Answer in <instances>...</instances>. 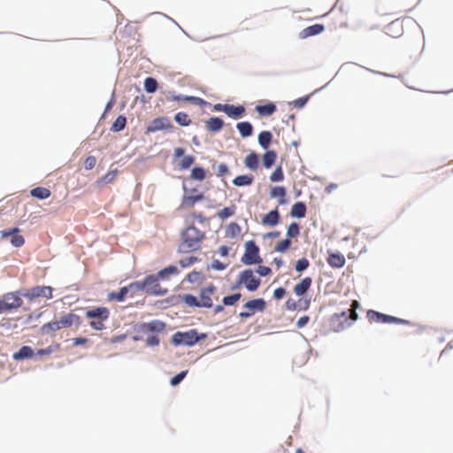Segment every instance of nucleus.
Instances as JSON below:
<instances>
[{"label": "nucleus", "instance_id": "obj_1", "mask_svg": "<svg viewBox=\"0 0 453 453\" xmlns=\"http://www.w3.org/2000/svg\"><path fill=\"white\" fill-rule=\"evenodd\" d=\"M180 237L178 251L186 254L201 249L205 234L194 226H188L181 231Z\"/></svg>", "mask_w": 453, "mask_h": 453}, {"label": "nucleus", "instance_id": "obj_2", "mask_svg": "<svg viewBox=\"0 0 453 453\" xmlns=\"http://www.w3.org/2000/svg\"><path fill=\"white\" fill-rule=\"evenodd\" d=\"M81 324V317L75 313L70 312L62 316L58 320L43 324L41 327V332L42 334H50L58 331L62 328L71 327L73 325L79 326Z\"/></svg>", "mask_w": 453, "mask_h": 453}, {"label": "nucleus", "instance_id": "obj_3", "mask_svg": "<svg viewBox=\"0 0 453 453\" xmlns=\"http://www.w3.org/2000/svg\"><path fill=\"white\" fill-rule=\"evenodd\" d=\"M359 306L357 301H353L351 304V313L349 315V319L352 320H357V314L356 312V309ZM349 317L347 311H342L341 313H334L330 318V326L335 332H340L343 330L347 326H349L348 322Z\"/></svg>", "mask_w": 453, "mask_h": 453}, {"label": "nucleus", "instance_id": "obj_4", "mask_svg": "<svg viewBox=\"0 0 453 453\" xmlns=\"http://www.w3.org/2000/svg\"><path fill=\"white\" fill-rule=\"evenodd\" d=\"M85 315L86 318L92 319L89 326L95 330L101 331L105 328L104 321L109 319L110 311L106 307H96L88 310Z\"/></svg>", "mask_w": 453, "mask_h": 453}, {"label": "nucleus", "instance_id": "obj_5", "mask_svg": "<svg viewBox=\"0 0 453 453\" xmlns=\"http://www.w3.org/2000/svg\"><path fill=\"white\" fill-rule=\"evenodd\" d=\"M238 285H243L249 291H256L261 283L259 278L256 277L251 269H246L239 274Z\"/></svg>", "mask_w": 453, "mask_h": 453}, {"label": "nucleus", "instance_id": "obj_6", "mask_svg": "<svg viewBox=\"0 0 453 453\" xmlns=\"http://www.w3.org/2000/svg\"><path fill=\"white\" fill-rule=\"evenodd\" d=\"M242 262L249 265L262 262V258L259 256V248L253 241H249L245 243V253L242 257Z\"/></svg>", "mask_w": 453, "mask_h": 453}, {"label": "nucleus", "instance_id": "obj_7", "mask_svg": "<svg viewBox=\"0 0 453 453\" xmlns=\"http://www.w3.org/2000/svg\"><path fill=\"white\" fill-rule=\"evenodd\" d=\"M199 336L196 330L181 333L177 332L173 335L172 342L174 345L191 346L199 341Z\"/></svg>", "mask_w": 453, "mask_h": 453}, {"label": "nucleus", "instance_id": "obj_8", "mask_svg": "<svg viewBox=\"0 0 453 453\" xmlns=\"http://www.w3.org/2000/svg\"><path fill=\"white\" fill-rule=\"evenodd\" d=\"M24 297L32 301L37 297L52 298V288L49 286H35L26 289L22 294Z\"/></svg>", "mask_w": 453, "mask_h": 453}, {"label": "nucleus", "instance_id": "obj_9", "mask_svg": "<svg viewBox=\"0 0 453 453\" xmlns=\"http://www.w3.org/2000/svg\"><path fill=\"white\" fill-rule=\"evenodd\" d=\"M243 307L246 311L240 312L239 316L242 319H246L251 317L256 311H264L266 303L263 298H257L248 301Z\"/></svg>", "mask_w": 453, "mask_h": 453}, {"label": "nucleus", "instance_id": "obj_10", "mask_svg": "<svg viewBox=\"0 0 453 453\" xmlns=\"http://www.w3.org/2000/svg\"><path fill=\"white\" fill-rule=\"evenodd\" d=\"M158 274L149 275L143 280V288L144 290L150 295H165L166 293V289H163L158 283Z\"/></svg>", "mask_w": 453, "mask_h": 453}, {"label": "nucleus", "instance_id": "obj_11", "mask_svg": "<svg viewBox=\"0 0 453 453\" xmlns=\"http://www.w3.org/2000/svg\"><path fill=\"white\" fill-rule=\"evenodd\" d=\"M173 128V126L167 117H158L150 122L147 127V132L155 133L161 130L171 131Z\"/></svg>", "mask_w": 453, "mask_h": 453}, {"label": "nucleus", "instance_id": "obj_12", "mask_svg": "<svg viewBox=\"0 0 453 453\" xmlns=\"http://www.w3.org/2000/svg\"><path fill=\"white\" fill-rule=\"evenodd\" d=\"M216 288L212 284L203 288L200 291V296L198 299L200 307L211 308L213 305L212 296H214Z\"/></svg>", "mask_w": 453, "mask_h": 453}, {"label": "nucleus", "instance_id": "obj_13", "mask_svg": "<svg viewBox=\"0 0 453 453\" xmlns=\"http://www.w3.org/2000/svg\"><path fill=\"white\" fill-rule=\"evenodd\" d=\"M165 324L160 320H151L150 322L142 323L138 326L137 331L142 334L150 333H159L164 331Z\"/></svg>", "mask_w": 453, "mask_h": 453}, {"label": "nucleus", "instance_id": "obj_14", "mask_svg": "<svg viewBox=\"0 0 453 453\" xmlns=\"http://www.w3.org/2000/svg\"><path fill=\"white\" fill-rule=\"evenodd\" d=\"M367 319L371 323H395L396 322V317L386 315L373 310H369L366 313Z\"/></svg>", "mask_w": 453, "mask_h": 453}, {"label": "nucleus", "instance_id": "obj_15", "mask_svg": "<svg viewBox=\"0 0 453 453\" xmlns=\"http://www.w3.org/2000/svg\"><path fill=\"white\" fill-rule=\"evenodd\" d=\"M204 198V196L202 193H197L196 195H185L181 199L180 207L183 209H189L194 207V205L202 201Z\"/></svg>", "mask_w": 453, "mask_h": 453}, {"label": "nucleus", "instance_id": "obj_16", "mask_svg": "<svg viewBox=\"0 0 453 453\" xmlns=\"http://www.w3.org/2000/svg\"><path fill=\"white\" fill-rule=\"evenodd\" d=\"M4 300L7 303L8 306L12 309H18L22 306L23 301L18 293L9 292L3 296Z\"/></svg>", "mask_w": 453, "mask_h": 453}, {"label": "nucleus", "instance_id": "obj_17", "mask_svg": "<svg viewBox=\"0 0 453 453\" xmlns=\"http://www.w3.org/2000/svg\"><path fill=\"white\" fill-rule=\"evenodd\" d=\"M325 27L321 24H315L305 27L300 32V37L302 39L308 38L310 36L319 35L324 31Z\"/></svg>", "mask_w": 453, "mask_h": 453}, {"label": "nucleus", "instance_id": "obj_18", "mask_svg": "<svg viewBox=\"0 0 453 453\" xmlns=\"http://www.w3.org/2000/svg\"><path fill=\"white\" fill-rule=\"evenodd\" d=\"M279 221L280 213L277 209L269 211L262 218V224L265 226H274L279 224Z\"/></svg>", "mask_w": 453, "mask_h": 453}, {"label": "nucleus", "instance_id": "obj_19", "mask_svg": "<svg viewBox=\"0 0 453 453\" xmlns=\"http://www.w3.org/2000/svg\"><path fill=\"white\" fill-rule=\"evenodd\" d=\"M166 100L167 101H186V102H192L195 104L203 103V100L191 96H182V95H175L173 92H169L166 95Z\"/></svg>", "mask_w": 453, "mask_h": 453}, {"label": "nucleus", "instance_id": "obj_20", "mask_svg": "<svg viewBox=\"0 0 453 453\" xmlns=\"http://www.w3.org/2000/svg\"><path fill=\"white\" fill-rule=\"evenodd\" d=\"M345 257L341 253H330L327 257V263L334 268H342L345 265Z\"/></svg>", "mask_w": 453, "mask_h": 453}, {"label": "nucleus", "instance_id": "obj_21", "mask_svg": "<svg viewBox=\"0 0 453 453\" xmlns=\"http://www.w3.org/2000/svg\"><path fill=\"white\" fill-rule=\"evenodd\" d=\"M312 283V280L310 277L303 278L299 283H297L294 287V292L296 296H303L304 295L308 289L311 288Z\"/></svg>", "mask_w": 453, "mask_h": 453}, {"label": "nucleus", "instance_id": "obj_22", "mask_svg": "<svg viewBox=\"0 0 453 453\" xmlns=\"http://www.w3.org/2000/svg\"><path fill=\"white\" fill-rule=\"evenodd\" d=\"M245 113L242 105L226 104V114L233 119H239Z\"/></svg>", "mask_w": 453, "mask_h": 453}, {"label": "nucleus", "instance_id": "obj_23", "mask_svg": "<svg viewBox=\"0 0 453 453\" xmlns=\"http://www.w3.org/2000/svg\"><path fill=\"white\" fill-rule=\"evenodd\" d=\"M224 121L219 117H211L205 121V127L208 131L218 132L222 129Z\"/></svg>", "mask_w": 453, "mask_h": 453}, {"label": "nucleus", "instance_id": "obj_24", "mask_svg": "<svg viewBox=\"0 0 453 453\" xmlns=\"http://www.w3.org/2000/svg\"><path fill=\"white\" fill-rule=\"evenodd\" d=\"M244 165L250 170H257L259 165V158L257 153L250 152L244 158Z\"/></svg>", "mask_w": 453, "mask_h": 453}, {"label": "nucleus", "instance_id": "obj_25", "mask_svg": "<svg viewBox=\"0 0 453 453\" xmlns=\"http://www.w3.org/2000/svg\"><path fill=\"white\" fill-rule=\"evenodd\" d=\"M255 111L261 116H270L276 111V105L273 103H268L265 105H257Z\"/></svg>", "mask_w": 453, "mask_h": 453}, {"label": "nucleus", "instance_id": "obj_26", "mask_svg": "<svg viewBox=\"0 0 453 453\" xmlns=\"http://www.w3.org/2000/svg\"><path fill=\"white\" fill-rule=\"evenodd\" d=\"M34 355V350L29 346H23L18 352H15L12 356L14 360H21L25 358H30Z\"/></svg>", "mask_w": 453, "mask_h": 453}, {"label": "nucleus", "instance_id": "obj_27", "mask_svg": "<svg viewBox=\"0 0 453 453\" xmlns=\"http://www.w3.org/2000/svg\"><path fill=\"white\" fill-rule=\"evenodd\" d=\"M236 128L238 129L240 134L243 138L250 136L252 134V133H253V127L248 121H243V122L237 123Z\"/></svg>", "mask_w": 453, "mask_h": 453}, {"label": "nucleus", "instance_id": "obj_28", "mask_svg": "<svg viewBox=\"0 0 453 453\" xmlns=\"http://www.w3.org/2000/svg\"><path fill=\"white\" fill-rule=\"evenodd\" d=\"M290 214L295 218H303L306 214V205L303 202H296L292 206Z\"/></svg>", "mask_w": 453, "mask_h": 453}, {"label": "nucleus", "instance_id": "obj_29", "mask_svg": "<svg viewBox=\"0 0 453 453\" xmlns=\"http://www.w3.org/2000/svg\"><path fill=\"white\" fill-rule=\"evenodd\" d=\"M277 158V153L274 150H267L262 157L263 165L269 169L275 163Z\"/></svg>", "mask_w": 453, "mask_h": 453}, {"label": "nucleus", "instance_id": "obj_30", "mask_svg": "<svg viewBox=\"0 0 453 453\" xmlns=\"http://www.w3.org/2000/svg\"><path fill=\"white\" fill-rule=\"evenodd\" d=\"M30 194L32 196L38 198V199H46L50 196L51 192L49 188H43V187H37L35 188H32L30 190Z\"/></svg>", "mask_w": 453, "mask_h": 453}, {"label": "nucleus", "instance_id": "obj_31", "mask_svg": "<svg viewBox=\"0 0 453 453\" xmlns=\"http://www.w3.org/2000/svg\"><path fill=\"white\" fill-rule=\"evenodd\" d=\"M272 138L273 134L271 132L262 131L258 134V143L263 149L267 150L272 142Z\"/></svg>", "mask_w": 453, "mask_h": 453}, {"label": "nucleus", "instance_id": "obj_32", "mask_svg": "<svg viewBox=\"0 0 453 453\" xmlns=\"http://www.w3.org/2000/svg\"><path fill=\"white\" fill-rule=\"evenodd\" d=\"M253 176L251 175H239L233 180V184L238 187L250 186L253 182Z\"/></svg>", "mask_w": 453, "mask_h": 453}, {"label": "nucleus", "instance_id": "obj_33", "mask_svg": "<svg viewBox=\"0 0 453 453\" xmlns=\"http://www.w3.org/2000/svg\"><path fill=\"white\" fill-rule=\"evenodd\" d=\"M286 188L284 187H273L270 191V196L273 198H280V203L282 204L285 203L286 196Z\"/></svg>", "mask_w": 453, "mask_h": 453}, {"label": "nucleus", "instance_id": "obj_34", "mask_svg": "<svg viewBox=\"0 0 453 453\" xmlns=\"http://www.w3.org/2000/svg\"><path fill=\"white\" fill-rule=\"evenodd\" d=\"M127 295H128L127 288L126 287H123L118 292L109 293L108 299L115 300L118 302H122L125 300V298L127 296Z\"/></svg>", "mask_w": 453, "mask_h": 453}, {"label": "nucleus", "instance_id": "obj_35", "mask_svg": "<svg viewBox=\"0 0 453 453\" xmlns=\"http://www.w3.org/2000/svg\"><path fill=\"white\" fill-rule=\"evenodd\" d=\"M174 120L181 127H188L191 124V119L186 112H177L174 115Z\"/></svg>", "mask_w": 453, "mask_h": 453}, {"label": "nucleus", "instance_id": "obj_36", "mask_svg": "<svg viewBox=\"0 0 453 453\" xmlns=\"http://www.w3.org/2000/svg\"><path fill=\"white\" fill-rule=\"evenodd\" d=\"M127 288L128 294L133 297L136 293L144 290L142 281H134L128 286H125Z\"/></svg>", "mask_w": 453, "mask_h": 453}, {"label": "nucleus", "instance_id": "obj_37", "mask_svg": "<svg viewBox=\"0 0 453 453\" xmlns=\"http://www.w3.org/2000/svg\"><path fill=\"white\" fill-rule=\"evenodd\" d=\"M127 288L128 294L133 297L136 293L144 290L142 281H134L128 286H125Z\"/></svg>", "mask_w": 453, "mask_h": 453}, {"label": "nucleus", "instance_id": "obj_38", "mask_svg": "<svg viewBox=\"0 0 453 453\" xmlns=\"http://www.w3.org/2000/svg\"><path fill=\"white\" fill-rule=\"evenodd\" d=\"M181 301L184 302L189 307H200L198 299L190 294H185L180 296Z\"/></svg>", "mask_w": 453, "mask_h": 453}, {"label": "nucleus", "instance_id": "obj_39", "mask_svg": "<svg viewBox=\"0 0 453 453\" xmlns=\"http://www.w3.org/2000/svg\"><path fill=\"white\" fill-rule=\"evenodd\" d=\"M179 270L175 265H169L158 272V277L159 279H165L168 278L169 275H174L178 274Z\"/></svg>", "mask_w": 453, "mask_h": 453}, {"label": "nucleus", "instance_id": "obj_40", "mask_svg": "<svg viewBox=\"0 0 453 453\" xmlns=\"http://www.w3.org/2000/svg\"><path fill=\"white\" fill-rule=\"evenodd\" d=\"M127 124V119L123 115H119L113 122L111 130L113 132H119L125 128Z\"/></svg>", "mask_w": 453, "mask_h": 453}, {"label": "nucleus", "instance_id": "obj_41", "mask_svg": "<svg viewBox=\"0 0 453 453\" xmlns=\"http://www.w3.org/2000/svg\"><path fill=\"white\" fill-rule=\"evenodd\" d=\"M195 162V157L191 155L183 156L181 160L179 162V169L186 170L188 169Z\"/></svg>", "mask_w": 453, "mask_h": 453}, {"label": "nucleus", "instance_id": "obj_42", "mask_svg": "<svg viewBox=\"0 0 453 453\" xmlns=\"http://www.w3.org/2000/svg\"><path fill=\"white\" fill-rule=\"evenodd\" d=\"M235 205H232L230 207H225L222 210H219L217 212V216L221 219H226L235 213Z\"/></svg>", "mask_w": 453, "mask_h": 453}, {"label": "nucleus", "instance_id": "obj_43", "mask_svg": "<svg viewBox=\"0 0 453 453\" xmlns=\"http://www.w3.org/2000/svg\"><path fill=\"white\" fill-rule=\"evenodd\" d=\"M206 177L205 170L202 167H195L191 171L190 178L196 180H203Z\"/></svg>", "mask_w": 453, "mask_h": 453}, {"label": "nucleus", "instance_id": "obj_44", "mask_svg": "<svg viewBox=\"0 0 453 453\" xmlns=\"http://www.w3.org/2000/svg\"><path fill=\"white\" fill-rule=\"evenodd\" d=\"M300 234V226L293 222L291 223L287 229V237L288 238H296Z\"/></svg>", "mask_w": 453, "mask_h": 453}, {"label": "nucleus", "instance_id": "obj_45", "mask_svg": "<svg viewBox=\"0 0 453 453\" xmlns=\"http://www.w3.org/2000/svg\"><path fill=\"white\" fill-rule=\"evenodd\" d=\"M144 88L148 93H154L157 88V81L152 77L146 78L144 81Z\"/></svg>", "mask_w": 453, "mask_h": 453}, {"label": "nucleus", "instance_id": "obj_46", "mask_svg": "<svg viewBox=\"0 0 453 453\" xmlns=\"http://www.w3.org/2000/svg\"><path fill=\"white\" fill-rule=\"evenodd\" d=\"M290 245H291V241L289 238H287V239H284V240L279 242L276 244L274 250L277 252H280V253H284L290 248Z\"/></svg>", "mask_w": 453, "mask_h": 453}, {"label": "nucleus", "instance_id": "obj_47", "mask_svg": "<svg viewBox=\"0 0 453 453\" xmlns=\"http://www.w3.org/2000/svg\"><path fill=\"white\" fill-rule=\"evenodd\" d=\"M241 234V226L235 223L232 222L226 226V234L232 237L237 236Z\"/></svg>", "mask_w": 453, "mask_h": 453}, {"label": "nucleus", "instance_id": "obj_48", "mask_svg": "<svg viewBox=\"0 0 453 453\" xmlns=\"http://www.w3.org/2000/svg\"><path fill=\"white\" fill-rule=\"evenodd\" d=\"M242 297L240 293H236L228 296H225L222 300L224 305L230 306L234 305Z\"/></svg>", "mask_w": 453, "mask_h": 453}, {"label": "nucleus", "instance_id": "obj_49", "mask_svg": "<svg viewBox=\"0 0 453 453\" xmlns=\"http://www.w3.org/2000/svg\"><path fill=\"white\" fill-rule=\"evenodd\" d=\"M284 179V173L281 166H278L270 176L272 182L281 181Z\"/></svg>", "mask_w": 453, "mask_h": 453}, {"label": "nucleus", "instance_id": "obj_50", "mask_svg": "<svg viewBox=\"0 0 453 453\" xmlns=\"http://www.w3.org/2000/svg\"><path fill=\"white\" fill-rule=\"evenodd\" d=\"M117 173V169L108 172L100 180H98V183H111L115 180Z\"/></svg>", "mask_w": 453, "mask_h": 453}, {"label": "nucleus", "instance_id": "obj_51", "mask_svg": "<svg viewBox=\"0 0 453 453\" xmlns=\"http://www.w3.org/2000/svg\"><path fill=\"white\" fill-rule=\"evenodd\" d=\"M12 238H11V243L14 246V247H21L24 245L25 243V239L22 235L19 234L18 233L17 234H12L11 235Z\"/></svg>", "mask_w": 453, "mask_h": 453}, {"label": "nucleus", "instance_id": "obj_52", "mask_svg": "<svg viewBox=\"0 0 453 453\" xmlns=\"http://www.w3.org/2000/svg\"><path fill=\"white\" fill-rule=\"evenodd\" d=\"M198 260H199L198 257L191 256V257L180 259L179 261V264H180V265L181 267L186 268V267H188V266L192 265L193 264H195Z\"/></svg>", "mask_w": 453, "mask_h": 453}, {"label": "nucleus", "instance_id": "obj_53", "mask_svg": "<svg viewBox=\"0 0 453 453\" xmlns=\"http://www.w3.org/2000/svg\"><path fill=\"white\" fill-rule=\"evenodd\" d=\"M310 265V262L307 258L303 257L299 259L296 264V270L299 273L306 270Z\"/></svg>", "mask_w": 453, "mask_h": 453}, {"label": "nucleus", "instance_id": "obj_54", "mask_svg": "<svg viewBox=\"0 0 453 453\" xmlns=\"http://www.w3.org/2000/svg\"><path fill=\"white\" fill-rule=\"evenodd\" d=\"M397 322H398V324H403V325L410 324L411 327V334H418L421 332V326L418 324L410 323L409 321L401 319H398Z\"/></svg>", "mask_w": 453, "mask_h": 453}, {"label": "nucleus", "instance_id": "obj_55", "mask_svg": "<svg viewBox=\"0 0 453 453\" xmlns=\"http://www.w3.org/2000/svg\"><path fill=\"white\" fill-rule=\"evenodd\" d=\"M188 371H182L171 379V385L177 386L187 375Z\"/></svg>", "mask_w": 453, "mask_h": 453}, {"label": "nucleus", "instance_id": "obj_56", "mask_svg": "<svg viewBox=\"0 0 453 453\" xmlns=\"http://www.w3.org/2000/svg\"><path fill=\"white\" fill-rule=\"evenodd\" d=\"M159 337L157 334L149 335L146 339L147 346H157L159 344Z\"/></svg>", "mask_w": 453, "mask_h": 453}, {"label": "nucleus", "instance_id": "obj_57", "mask_svg": "<svg viewBox=\"0 0 453 453\" xmlns=\"http://www.w3.org/2000/svg\"><path fill=\"white\" fill-rule=\"evenodd\" d=\"M96 159L93 156H89L85 159L84 166L87 170H90L95 167Z\"/></svg>", "mask_w": 453, "mask_h": 453}, {"label": "nucleus", "instance_id": "obj_58", "mask_svg": "<svg viewBox=\"0 0 453 453\" xmlns=\"http://www.w3.org/2000/svg\"><path fill=\"white\" fill-rule=\"evenodd\" d=\"M229 173L228 166L226 164H219L217 167V175L224 176Z\"/></svg>", "mask_w": 453, "mask_h": 453}, {"label": "nucleus", "instance_id": "obj_59", "mask_svg": "<svg viewBox=\"0 0 453 453\" xmlns=\"http://www.w3.org/2000/svg\"><path fill=\"white\" fill-rule=\"evenodd\" d=\"M19 232V229L18 227H13L12 229L1 231L0 234H1L2 238H7V237L11 236L12 234H17Z\"/></svg>", "mask_w": 453, "mask_h": 453}, {"label": "nucleus", "instance_id": "obj_60", "mask_svg": "<svg viewBox=\"0 0 453 453\" xmlns=\"http://www.w3.org/2000/svg\"><path fill=\"white\" fill-rule=\"evenodd\" d=\"M271 268H269L268 266H265V265H259L257 268V273L260 275V276H267L268 274L271 273Z\"/></svg>", "mask_w": 453, "mask_h": 453}, {"label": "nucleus", "instance_id": "obj_61", "mask_svg": "<svg viewBox=\"0 0 453 453\" xmlns=\"http://www.w3.org/2000/svg\"><path fill=\"white\" fill-rule=\"evenodd\" d=\"M286 290L283 288H278L273 292V296L276 299H281L285 296Z\"/></svg>", "mask_w": 453, "mask_h": 453}, {"label": "nucleus", "instance_id": "obj_62", "mask_svg": "<svg viewBox=\"0 0 453 453\" xmlns=\"http://www.w3.org/2000/svg\"><path fill=\"white\" fill-rule=\"evenodd\" d=\"M309 317L308 316H303L301 317L296 323V326L298 328L303 327L308 322H309Z\"/></svg>", "mask_w": 453, "mask_h": 453}, {"label": "nucleus", "instance_id": "obj_63", "mask_svg": "<svg viewBox=\"0 0 453 453\" xmlns=\"http://www.w3.org/2000/svg\"><path fill=\"white\" fill-rule=\"evenodd\" d=\"M200 276H201L200 273L193 272V273H190L188 274L187 279L189 282H194V281L197 280L200 278Z\"/></svg>", "mask_w": 453, "mask_h": 453}, {"label": "nucleus", "instance_id": "obj_64", "mask_svg": "<svg viewBox=\"0 0 453 453\" xmlns=\"http://www.w3.org/2000/svg\"><path fill=\"white\" fill-rule=\"evenodd\" d=\"M308 97H300L294 101V105L297 108H302L307 102Z\"/></svg>", "mask_w": 453, "mask_h": 453}]
</instances>
